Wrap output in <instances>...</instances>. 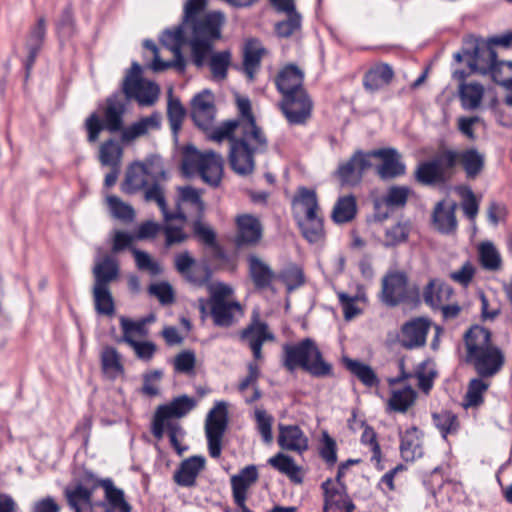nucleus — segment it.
Masks as SVG:
<instances>
[{"mask_svg":"<svg viewBox=\"0 0 512 512\" xmlns=\"http://www.w3.org/2000/svg\"><path fill=\"white\" fill-rule=\"evenodd\" d=\"M206 6L207 0H187L182 24L162 33V55L169 53L173 56L172 60L162 59V70H184L186 61L181 54V47L188 43L192 63L197 68L207 66L214 82L226 79L232 61L231 53L228 50L213 49L214 42L221 37L225 16L220 11L204 13Z\"/></svg>","mask_w":512,"mask_h":512,"instance_id":"1","label":"nucleus"},{"mask_svg":"<svg viewBox=\"0 0 512 512\" xmlns=\"http://www.w3.org/2000/svg\"><path fill=\"white\" fill-rule=\"evenodd\" d=\"M177 209V215L166 214L162 199V214L165 216L162 231L167 246L184 242L188 238V233L184 230L188 221L198 219L203 214L205 205L200 192L189 186L179 188Z\"/></svg>","mask_w":512,"mask_h":512,"instance_id":"2","label":"nucleus"},{"mask_svg":"<svg viewBox=\"0 0 512 512\" xmlns=\"http://www.w3.org/2000/svg\"><path fill=\"white\" fill-rule=\"evenodd\" d=\"M160 160L157 156L130 164L121 184L124 193L144 192V199L160 206Z\"/></svg>","mask_w":512,"mask_h":512,"instance_id":"3","label":"nucleus"},{"mask_svg":"<svg viewBox=\"0 0 512 512\" xmlns=\"http://www.w3.org/2000/svg\"><path fill=\"white\" fill-rule=\"evenodd\" d=\"M283 351V363L289 371L302 368L314 376H324L330 372V366L323 360L319 348L310 338L285 344Z\"/></svg>","mask_w":512,"mask_h":512,"instance_id":"4","label":"nucleus"},{"mask_svg":"<svg viewBox=\"0 0 512 512\" xmlns=\"http://www.w3.org/2000/svg\"><path fill=\"white\" fill-rule=\"evenodd\" d=\"M182 171L187 177L199 175L205 183L217 186L223 174V159L213 151L201 152L188 145L183 151Z\"/></svg>","mask_w":512,"mask_h":512,"instance_id":"5","label":"nucleus"},{"mask_svg":"<svg viewBox=\"0 0 512 512\" xmlns=\"http://www.w3.org/2000/svg\"><path fill=\"white\" fill-rule=\"evenodd\" d=\"M210 295L211 316L215 325L228 327L243 316V310L238 301L233 298L234 289L223 282L207 284Z\"/></svg>","mask_w":512,"mask_h":512,"instance_id":"6","label":"nucleus"},{"mask_svg":"<svg viewBox=\"0 0 512 512\" xmlns=\"http://www.w3.org/2000/svg\"><path fill=\"white\" fill-rule=\"evenodd\" d=\"M230 141L229 161L233 171L241 176L248 175L254 170V154L263 152L267 147L263 134V143H258L251 133L226 136Z\"/></svg>","mask_w":512,"mask_h":512,"instance_id":"7","label":"nucleus"},{"mask_svg":"<svg viewBox=\"0 0 512 512\" xmlns=\"http://www.w3.org/2000/svg\"><path fill=\"white\" fill-rule=\"evenodd\" d=\"M236 104L239 111V119L229 120L215 128L209 135V138L216 142H222L226 136H235L251 133L258 143H263V132L256 125L251 114V105L248 98L236 95Z\"/></svg>","mask_w":512,"mask_h":512,"instance_id":"8","label":"nucleus"},{"mask_svg":"<svg viewBox=\"0 0 512 512\" xmlns=\"http://www.w3.org/2000/svg\"><path fill=\"white\" fill-rule=\"evenodd\" d=\"M123 90L127 98H134L143 106L153 104L158 96L157 85L141 78V66L136 62L132 64L126 74Z\"/></svg>","mask_w":512,"mask_h":512,"instance_id":"9","label":"nucleus"},{"mask_svg":"<svg viewBox=\"0 0 512 512\" xmlns=\"http://www.w3.org/2000/svg\"><path fill=\"white\" fill-rule=\"evenodd\" d=\"M228 404L224 401H218L209 411L205 431L208 440V448L211 457L217 458L221 454V439L227 425Z\"/></svg>","mask_w":512,"mask_h":512,"instance_id":"10","label":"nucleus"},{"mask_svg":"<svg viewBox=\"0 0 512 512\" xmlns=\"http://www.w3.org/2000/svg\"><path fill=\"white\" fill-rule=\"evenodd\" d=\"M345 466L339 468L335 479H327L322 483L324 492L323 512H352L354 504L348 497L345 487L340 481Z\"/></svg>","mask_w":512,"mask_h":512,"instance_id":"11","label":"nucleus"},{"mask_svg":"<svg viewBox=\"0 0 512 512\" xmlns=\"http://www.w3.org/2000/svg\"><path fill=\"white\" fill-rule=\"evenodd\" d=\"M122 114V103L111 99L108 100L104 112V125L102 124L99 116L95 113L90 115L86 120L89 141L95 142L104 127L110 132L120 130L122 126Z\"/></svg>","mask_w":512,"mask_h":512,"instance_id":"12","label":"nucleus"},{"mask_svg":"<svg viewBox=\"0 0 512 512\" xmlns=\"http://www.w3.org/2000/svg\"><path fill=\"white\" fill-rule=\"evenodd\" d=\"M407 276L404 272L389 271L382 278L381 301L388 306H396L407 297Z\"/></svg>","mask_w":512,"mask_h":512,"instance_id":"13","label":"nucleus"},{"mask_svg":"<svg viewBox=\"0 0 512 512\" xmlns=\"http://www.w3.org/2000/svg\"><path fill=\"white\" fill-rule=\"evenodd\" d=\"M236 234L235 244L241 246L257 245L263 234V227L260 220L248 213H242L236 216Z\"/></svg>","mask_w":512,"mask_h":512,"instance_id":"14","label":"nucleus"},{"mask_svg":"<svg viewBox=\"0 0 512 512\" xmlns=\"http://www.w3.org/2000/svg\"><path fill=\"white\" fill-rule=\"evenodd\" d=\"M282 111L292 124H302L311 114L312 104L305 91L283 96Z\"/></svg>","mask_w":512,"mask_h":512,"instance_id":"15","label":"nucleus"},{"mask_svg":"<svg viewBox=\"0 0 512 512\" xmlns=\"http://www.w3.org/2000/svg\"><path fill=\"white\" fill-rule=\"evenodd\" d=\"M215 114L214 94L210 90H203L193 98L192 117L198 127L204 130L209 129Z\"/></svg>","mask_w":512,"mask_h":512,"instance_id":"16","label":"nucleus"},{"mask_svg":"<svg viewBox=\"0 0 512 512\" xmlns=\"http://www.w3.org/2000/svg\"><path fill=\"white\" fill-rule=\"evenodd\" d=\"M374 155L381 163L377 167V174L381 179H393L405 174V164L401 155L394 148L374 150Z\"/></svg>","mask_w":512,"mask_h":512,"instance_id":"17","label":"nucleus"},{"mask_svg":"<svg viewBox=\"0 0 512 512\" xmlns=\"http://www.w3.org/2000/svg\"><path fill=\"white\" fill-rule=\"evenodd\" d=\"M430 322L425 318H416L405 323L399 334V343L406 349H414L426 343Z\"/></svg>","mask_w":512,"mask_h":512,"instance_id":"18","label":"nucleus"},{"mask_svg":"<svg viewBox=\"0 0 512 512\" xmlns=\"http://www.w3.org/2000/svg\"><path fill=\"white\" fill-rule=\"evenodd\" d=\"M423 433L414 426L400 431V453L403 460L413 462L424 455Z\"/></svg>","mask_w":512,"mask_h":512,"instance_id":"19","label":"nucleus"},{"mask_svg":"<svg viewBox=\"0 0 512 512\" xmlns=\"http://www.w3.org/2000/svg\"><path fill=\"white\" fill-rule=\"evenodd\" d=\"M156 320L157 315L155 313H151L139 320H132L125 316H121L119 318L122 330L121 341L128 344L138 340H144L148 336V325L155 323Z\"/></svg>","mask_w":512,"mask_h":512,"instance_id":"20","label":"nucleus"},{"mask_svg":"<svg viewBox=\"0 0 512 512\" xmlns=\"http://www.w3.org/2000/svg\"><path fill=\"white\" fill-rule=\"evenodd\" d=\"M174 264L177 271L189 282L195 285L205 283L208 278L207 270L198 265L188 252H182L175 256Z\"/></svg>","mask_w":512,"mask_h":512,"instance_id":"21","label":"nucleus"},{"mask_svg":"<svg viewBox=\"0 0 512 512\" xmlns=\"http://www.w3.org/2000/svg\"><path fill=\"white\" fill-rule=\"evenodd\" d=\"M481 376L489 377L496 374L504 363L502 352L495 346L484 350L470 359Z\"/></svg>","mask_w":512,"mask_h":512,"instance_id":"22","label":"nucleus"},{"mask_svg":"<svg viewBox=\"0 0 512 512\" xmlns=\"http://www.w3.org/2000/svg\"><path fill=\"white\" fill-rule=\"evenodd\" d=\"M456 204L439 202L432 214L433 227L440 233L450 234L456 231L457 220L455 216Z\"/></svg>","mask_w":512,"mask_h":512,"instance_id":"23","label":"nucleus"},{"mask_svg":"<svg viewBox=\"0 0 512 512\" xmlns=\"http://www.w3.org/2000/svg\"><path fill=\"white\" fill-rule=\"evenodd\" d=\"M278 444L284 450L302 453L308 449V438L298 426L280 425Z\"/></svg>","mask_w":512,"mask_h":512,"instance_id":"24","label":"nucleus"},{"mask_svg":"<svg viewBox=\"0 0 512 512\" xmlns=\"http://www.w3.org/2000/svg\"><path fill=\"white\" fill-rule=\"evenodd\" d=\"M293 210L298 220L320 215L321 211L315 191L305 187L299 188L293 199Z\"/></svg>","mask_w":512,"mask_h":512,"instance_id":"25","label":"nucleus"},{"mask_svg":"<svg viewBox=\"0 0 512 512\" xmlns=\"http://www.w3.org/2000/svg\"><path fill=\"white\" fill-rule=\"evenodd\" d=\"M258 470L255 465H248L237 475L231 477V486L236 504L246 502L248 489L257 481Z\"/></svg>","mask_w":512,"mask_h":512,"instance_id":"26","label":"nucleus"},{"mask_svg":"<svg viewBox=\"0 0 512 512\" xmlns=\"http://www.w3.org/2000/svg\"><path fill=\"white\" fill-rule=\"evenodd\" d=\"M345 320L350 321L363 312V306L367 303V296L362 286L357 287L353 295L344 291L336 292Z\"/></svg>","mask_w":512,"mask_h":512,"instance_id":"27","label":"nucleus"},{"mask_svg":"<svg viewBox=\"0 0 512 512\" xmlns=\"http://www.w3.org/2000/svg\"><path fill=\"white\" fill-rule=\"evenodd\" d=\"M101 369L109 380L121 378L125 374L122 355L112 346L103 347L100 353Z\"/></svg>","mask_w":512,"mask_h":512,"instance_id":"28","label":"nucleus"},{"mask_svg":"<svg viewBox=\"0 0 512 512\" xmlns=\"http://www.w3.org/2000/svg\"><path fill=\"white\" fill-rule=\"evenodd\" d=\"M247 261L250 278L257 288H267L277 278L271 267L260 257L252 254Z\"/></svg>","mask_w":512,"mask_h":512,"instance_id":"29","label":"nucleus"},{"mask_svg":"<svg viewBox=\"0 0 512 512\" xmlns=\"http://www.w3.org/2000/svg\"><path fill=\"white\" fill-rule=\"evenodd\" d=\"M302 83L303 73L299 68L293 65L283 68L276 80L277 87L283 96L304 91Z\"/></svg>","mask_w":512,"mask_h":512,"instance_id":"30","label":"nucleus"},{"mask_svg":"<svg viewBox=\"0 0 512 512\" xmlns=\"http://www.w3.org/2000/svg\"><path fill=\"white\" fill-rule=\"evenodd\" d=\"M490 336V332L480 326H474L466 333L465 343L469 360L493 346L490 342Z\"/></svg>","mask_w":512,"mask_h":512,"instance_id":"31","label":"nucleus"},{"mask_svg":"<svg viewBox=\"0 0 512 512\" xmlns=\"http://www.w3.org/2000/svg\"><path fill=\"white\" fill-rule=\"evenodd\" d=\"M452 295L453 290L450 286L439 280H432L424 291V300L431 308L441 309L450 301Z\"/></svg>","mask_w":512,"mask_h":512,"instance_id":"32","label":"nucleus"},{"mask_svg":"<svg viewBox=\"0 0 512 512\" xmlns=\"http://www.w3.org/2000/svg\"><path fill=\"white\" fill-rule=\"evenodd\" d=\"M197 406V400L187 395L174 398L166 405H162V427L168 418H182Z\"/></svg>","mask_w":512,"mask_h":512,"instance_id":"33","label":"nucleus"},{"mask_svg":"<svg viewBox=\"0 0 512 512\" xmlns=\"http://www.w3.org/2000/svg\"><path fill=\"white\" fill-rule=\"evenodd\" d=\"M269 465L280 473L286 475L291 481L295 483H302L303 469L295 463V461L288 455L278 453L268 459Z\"/></svg>","mask_w":512,"mask_h":512,"instance_id":"34","label":"nucleus"},{"mask_svg":"<svg viewBox=\"0 0 512 512\" xmlns=\"http://www.w3.org/2000/svg\"><path fill=\"white\" fill-rule=\"evenodd\" d=\"M393 77V71L386 64L371 68L365 75L364 86L369 91H376L388 85Z\"/></svg>","mask_w":512,"mask_h":512,"instance_id":"35","label":"nucleus"},{"mask_svg":"<svg viewBox=\"0 0 512 512\" xmlns=\"http://www.w3.org/2000/svg\"><path fill=\"white\" fill-rule=\"evenodd\" d=\"M205 466V459L201 456H193L185 460L176 474V481L180 485L191 486L196 477Z\"/></svg>","mask_w":512,"mask_h":512,"instance_id":"36","label":"nucleus"},{"mask_svg":"<svg viewBox=\"0 0 512 512\" xmlns=\"http://www.w3.org/2000/svg\"><path fill=\"white\" fill-rule=\"evenodd\" d=\"M98 485L103 488L110 506L118 512H131V506L125 500L123 490L117 488L111 479H101Z\"/></svg>","mask_w":512,"mask_h":512,"instance_id":"37","label":"nucleus"},{"mask_svg":"<svg viewBox=\"0 0 512 512\" xmlns=\"http://www.w3.org/2000/svg\"><path fill=\"white\" fill-rule=\"evenodd\" d=\"M416 392L410 386L393 388L388 402L389 408L396 412H406L415 402Z\"/></svg>","mask_w":512,"mask_h":512,"instance_id":"38","label":"nucleus"},{"mask_svg":"<svg viewBox=\"0 0 512 512\" xmlns=\"http://www.w3.org/2000/svg\"><path fill=\"white\" fill-rule=\"evenodd\" d=\"M460 164L467 177L475 178L483 170L485 155L475 148L460 151Z\"/></svg>","mask_w":512,"mask_h":512,"instance_id":"39","label":"nucleus"},{"mask_svg":"<svg viewBox=\"0 0 512 512\" xmlns=\"http://www.w3.org/2000/svg\"><path fill=\"white\" fill-rule=\"evenodd\" d=\"M496 55L494 51L487 46L476 47L473 57L468 61V65L473 72L485 74L495 66Z\"/></svg>","mask_w":512,"mask_h":512,"instance_id":"40","label":"nucleus"},{"mask_svg":"<svg viewBox=\"0 0 512 512\" xmlns=\"http://www.w3.org/2000/svg\"><path fill=\"white\" fill-rule=\"evenodd\" d=\"M265 50L261 43L255 39L248 40L244 49V70L249 79H253L254 73L259 67Z\"/></svg>","mask_w":512,"mask_h":512,"instance_id":"41","label":"nucleus"},{"mask_svg":"<svg viewBox=\"0 0 512 512\" xmlns=\"http://www.w3.org/2000/svg\"><path fill=\"white\" fill-rule=\"evenodd\" d=\"M483 95V86L475 82L463 83L459 88L461 104L463 108L467 110L478 108Z\"/></svg>","mask_w":512,"mask_h":512,"instance_id":"42","label":"nucleus"},{"mask_svg":"<svg viewBox=\"0 0 512 512\" xmlns=\"http://www.w3.org/2000/svg\"><path fill=\"white\" fill-rule=\"evenodd\" d=\"M490 383L482 378H474L470 380L467 392L464 397L463 406L465 408H476L484 401Z\"/></svg>","mask_w":512,"mask_h":512,"instance_id":"43","label":"nucleus"},{"mask_svg":"<svg viewBox=\"0 0 512 512\" xmlns=\"http://www.w3.org/2000/svg\"><path fill=\"white\" fill-rule=\"evenodd\" d=\"M123 156V149L120 144L114 140H108L99 147V161L103 166L110 168H119Z\"/></svg>","mask_w":512,"mask_h":512,"instance_id":"44","label":"nucleus"},{"mask_svg":"<svg viewBox=\"0 0 512 512\" xmlns=\"http://www.w3.org/2000/svg\"><path fill=\"white\" fill-rule=\"evenodd\" d=\"M68 503L75 512H93L91 491L83 486H77L73 490H67Z\"/></svg>","mask_w":512,"mask_h":512,"instance_id":"45","label":"nucleus"},{"mask_svg":"<svg viewBox=\"0 0 512 512\" xmlns=\"http://www.w3.org/2000/svg\"><path fill=\"white\" fill-rule=\"evenodd\" d=\"M167 114L170 128L176 141L178 132L181 130L186 111L180 101L176 98H173L171 89L168 91Z\"/></svg>","mask_w":512,"mask_h":512,"instance_id":"46","label":"nucleus"},{"mask_svg":"<svg viewBox=\"0 0 512 512\" xmlns=\"http://www.w3.org/2000/svg\"><path fill=\"white\" fill-rule=\"evenodd\" d=\"M93 298L95 309L99 314L110 316L114 313V301L108 285L95 283Z\"/></svg>","mask_w":512,"mask_h":512,"instance_id":"47","label":"nucleus"},{"mask_svg":"<svg viewBox=\"0 0 512 512\" xmlns=\"http://www.w3.org/2000/svg\"><path fill=\"white\" fill-rule=\"evenodd\" d=\"M303 236L310 243H318L323 238L322 216L316 215L298 220Z\"/></svg>","mask_w":512,"mask_h":512,"instance_id":"48","label":"nucleus"},{"mask_svg":"<svg viewBox=\"0 0 512 512\" xmlns=\"http://www.w3.org/2000/svg\"><path fill=\"white\" fill-rule=\"evenodd\" d=\"M96 284L108 285L116 279L118 274L117 263L110 256H105L102 261L95 264L93 269Z\"/></svg>","mask_w":512,"mask_h":512,"instance_id":"49","label":"nucleus"},{"mask_svg":"<svg viewBox=\"0 0 512 512\" xmlns=\"http://www.w3.org/2000/svg\"><path fill=\"white\" fill-rule=\"evenodd\" d=\"M479 261L487 270H498L501 267V256L493 243L486 241L478 245Z\"/></svg>","mask_w":512,"mask_h":512,"instance_id":"50","label":"nucleus"},{"mask_svg":"<svg viewBox=\"0 0 512 512\" xmlns=\"http://www.w3.org/2000/svg\"><path fill=\"white\" fill-rule=\"evenodd\" d=\"M345 364L349 371L355 375L364 385L372 387L378 384V378L369 365L351 359L345 360Z\"/></svg>","mask_w":512,"mask_h":512,"instance_id":"51","label":"nucleus"},{"mask_svg":"<svg viewBox=\"0 0 512 512\" xmlns=\"http://www.w3.org/2000/svg\"><path fill=\"white\" fill-rule=\"evenodd\" d=\"M157 128L156 117H146L132 124L122 131V141L132 142L135 139L145 135L150 129Z\"/></svg>","mask_w":512,"mask_h":512,"instance_id":"52","label":"nucleus"},{"mask_svg":"<svg viewBox=\"0 0 512 512\" xmlns=\"http://www.w3.org/2000/svg\"><path fill=\"white\" fill-rule=\"evenodd\" d=\"M356 213V201L353 196L341 197L334 206L332 217L336 223L350 221Z\"/></svg>","mask_w":512,"mask_h":512,"instance_id":"53","label":"nucleus"},{"mask_svg":"<svg viewBox=\"0 0 512 512\" xmlns=\"http://www.w3.org/2000/svg\"><path fill=\"white\" fill-rule=\"evenodd\" d=\"M45 35V22L43 19H40L36 26L31 31V34L27 41V47L29 49V56L26 62V69L29 70L34 62L36 54L40 49L43 38Z\"/></svg>","mask_w":512,"mask_h":512,"instance_id":"54","label":"nucleus"},{"mask_svg":"<svg viewBox=\"0 0 512 512\" xmlns=\"http://www.w3.org/2000/svg\"><path fill=\"white\" fill-rule=\"evenodd\" d=\"M440 163L436 160L421 163L416 170V178L423 184H431L443 178Z\"/></svg>","mask_w":512,"mask_h":512,"instance_id":"55","label":"nucleus"},{"mask_svg":"<svg viewBox=\"0 0 512 512\" xmlns=\"http://www.w3.org/2000/svg\"><path fill=\"white\" fill-rule=\"evenodd\" d=\"M106 202L113 217L124 222H129L134 219L135 210L133 207L122 201L119 197L114 195L107 196Z\"/></svg>","mask_w":512,"mask_h":512,"instance_id":"56","label":"nucleus"},{"mask_svg":"<svg viewBox=\"0 0 512 512\" xmlns=\"http://www.w3.org/2000/svg\"><path fill=\"white\" fill-rule=\"evenodd\" d=\"M408 233L409 226L406 223H395L385 229L381 241L386 247L395 246L404 242L408 237Z\"/></svg>","mask_w":512,"mask_h":512,"instance_id":"57","label":"nucleus"},{"mask_svg":"<svg viewBox=\"0 0 512 512\" xmlns=\"http://www.w3.org/2000/svg\"><path fill=\"white\" fill-rule=\"evenodd\" d=\"M415 377L418 380L419 388L424 393H428L431 390L433 381L436 377L434 364L431 361L422 362L415 371Z\"/></svg>","mask_w":512,"mask_h":512,"instance_id":"58","label":"nucleus"},{"mask_svg":"<svg viewBox=\"0 0 512 512\" xmlns=\"http://www.w3.org/2000/svg\"><path fill=\"white\" fill-rule=\"evenodd\" d=\"M411 190L407 186H391L384 198L382 199L383 204L390 208H399L406 204Z\"/></svg>","mask_w":512,"mask_h":512,"instance_id":"59","label":"nucleus"},{"mask_svg":"<svg viewBox=\"0 0 512 512\" xmlns=\"http://www.w3.org/2000/svg\"><path fill=\"white\" fill-rule=\"evenodd\" d=\"M172 366L177 373L193 374L196 365V355L191 350H184L172 359Z\"/></svg>","mask_w":512,"mask_h":512,"instance_id":"60","label":"nucleus"},{"mask_svg":"<svg viewBox=\"0 0 512 512\" xmlns=\"http://www.w3.org/2000/svg\"><path fill=\"white\" fill-rule=\"evenodd\" d=\"M242 338L248 343L253 341L263 344L267 340H272L273 335L267 330L264 323L254 321L242 334Z\"/></svg>","mask_w":512,"mask_h":512,"instance_id":"61","label":"nucleus"},{"mask_svg":"<svg viewBox=\"0 0 512 512\" xmlns=\"http://www.w3.org/2000/svg\"><path fill=\"white\" fill-rule=\"evenodd\" d=\"M337 173L341 181L346 184L358 183L363 175L353 156L348 162L339 166Z\"/></svg>","mask_w":512,"mask_h":512,"instance_id":"62","label":"nucleus"},{"mask_svg":"<svg viewBox=\"0 0 512 512\" xmlns=\"http://www.w3.org/2000/svg\"><path fill=\"white\" fill-rule=\"evenodd\" d=\"M458 193L462 198V209L464 214L470 219L473 220L479 210V202L473 193V191L466 186L459 187Z\"/></svg>","mask_w":512,"mask_h":512,"instance_id":"63","label":"nucleus"},{"mask_svg":"<svg viewBox=\"0 0 512 512\" xmlns=\"http://www.w3.org/2000/svg\"><path fill=\"white\" fill-rule=\"evenodd\" d=\"M288 19L279 22L276 27V33L279 37H289L300 30L301 17L295 11L286 12Z\"/></svg>","mask_w":512,"mask_h":512,"instance_id":"64","label":"nucleus"}]
</instances>
